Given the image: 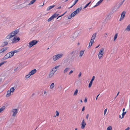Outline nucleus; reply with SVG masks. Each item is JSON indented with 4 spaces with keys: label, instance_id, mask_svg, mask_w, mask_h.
Returning <instances> with one entry per match:
<instances>
[{
    "label": "nucleus",
    "instance_id": "1",
    "mask_svg": "<svg viewBox=\"0 0 130 130\" xmlns=\"http://www.w3.org/2000/svg\"><path fill=\"white\" fill-rule=\"evenodd\" d=\"M38 41L35 40H33L30 42L29 43V48H30L32 46H33L36 44L38 42Z\"/></svg>",
    "mask_w": 130,
    "mask_h": 130
},
{
    "label": "nucleus",
    "instance_id": "2",
    "mask_svg": "<svg viewBox=\"0 0 130 130\" xmlns=\"http://www.w3.org/2000/svg\"><path fill=\"white\" fill-rule=\"evenodd\" d=\"M20 40V39L19 37H17V36H15L14 37L12 40V43H13L15 42H17L19 41Z\"/></svg>",
    "mask_w": 130,
    "mask_h": 130
},
{
    "label": "nucleus",
    "instance_id": "3",
    "mask_svg": "<svg viewBox=\"0 0 130 130\" xmlns=\"http://www.w3.org/2000/svg\"><path fill=\"white\" fill-rule=\"evenodd\" d=\"M11 111L13 112L12 116L14 117L18 112V109H13Z\"/></svg>",
    "mask_w": 130,
    "mask_h": 130
},
{
    "label": "nucleus",
    "instance_id": "4",
    "mask_svg": "<svg viewBox=\"0 0 130 130\" xmlns=\"http://www.w3.org/2000/svg\"><path fill=\"white\" fill-rule=\"evenodd\" d=\"M57 69L55 70V71H53V69L52 71L50 72V73L49 75V78L51 77L52 76L54 75V73L57 71Z\"/></svg>",
    "mask_w": 130,
    "mask_h": 130
},
{
    "label": "nucleus",
    "instance_id": "5",
    "mask_svg": "<svg viewBox=\"0 0 130 130\" xmlns=\"http://www.w3.org/2000/svg\"><path fill=\"white\" fill-rule=\"evenodd\" d=\"M5 55L8 58H11L13 56L11 52L7 53Z\"/></svg>",
    "mask_w": 130,
    "mask_h": 130
},
{
    "label": "nucleus",
    "instance_id": "6",
    "mask_svg": "<svg viewBox=\"0 0 130 130\" xmlns=\"http://www.w3.org/2000/svg\"><path fill=\"white\" fill-rule=\"evenodd\" d=\"M125 14V11H123L122 12L121 14V18L119 20L120 21H121V20H122L123 19V18L124 17Z\"/></svg>",
    "mask_w": 130,
    "mask_h": 130
},
{
    "label": "nucleus",
    "instance_id": "7",
    "mask_svg": "<svg viewBox=\"0 0 130 130\" xmlns=\"http://www.w3.org/2000/svg\"><path fill=\"white\" fill-rule=\"evenodd\" d=\"M79 52V51H78L76 50L72 51V52L70 53V54L71 55H75V54H76L77 52V54H78Z\"/></svg>",
    "mask_w": 130,
    "mask_h": 130
},
{
    "label": "nucleus",
    "instance_id": "8",
    "mask_svg": "<svg viewBox=\"0 0 130 130\" xmlns=\"http://www.w3.org/2000/svg\"><path fill=\"white\" fill-rule=\"evenodd\" d=\"M86 125V123L84 121V119L81 123L82 126L81 127L82 128L84 129L85 128Z\"/></svg>",
    "mask_w": 130,
    "mask_h": 130
},
{
    "label": "nucleus",
    "instance_id": "9",
    "mask_svg": "<svg viewBox=\"0 0 130 130\" xmlns=\"http://www.w3.org/2000/svg\"><path fill=\"white\" fill-rule=\"evenodd\" d=\"M37 72L36 69H35L32 70L29 73V74L30 75H31L34 74Z\"/></svg>",
    "mask_w": 130,
    "mask_h": 130
},
{
    "label": "nucleus",
    "instance_id": "10",
    "mask_svg": "<svg viewBox=\"0 0 130 130\" xmlns=\"http://www.w3.org/2000/svg\"><path fill=\"white\" fill-rule=\"evenodd\" d=\"M104 48H101L99 52V54H103L104 53Z\"/></svg>",
    "mask_w": 130,
    "mask_h": 130
},
{
    "label": "nucleus",
    "instance_id": "11",
    "mask_svg": "<svg viewBox=\"0 0 130 130\" xmlns=\"http://www.w3.org/2000/svg\"><path fill=\"white\" fill-rule=\"evenodd\" d=\"M103 0H100L96 4V5L94 6V7H95L99 5L101 3Z\"/></svg>",
    "mask_w": 130,
    "mask_h": 130
},
{
    "label": "nucleus",
    "instance_id": "12",
    "mask_svg": "<svg viewBox=\"0 0 130 130\" xmlns=\"http://www.w3.org/2000/svg\"><path fill=\"white\" fill-rule=\"evenodd\" d=\"M13 37V35H10V34H9L6 36V38L7 39H9Z\"/></svg>",
    "mask_w": 130,
    "mask_h": 130
},
{
    "label": "nucleus",
    "instance_id": "13",
    "mask_svg": "<svg viewBox=\"0 0 130 130\" xmlns=\"http://www.w3.org/2000/svg\"><path fill=\"white\" fill-rule=\"evenodd\" d=\"M19 29H17L13 31L14 33V35H13V36H14L18 32H19Z\"/></svg>",
    "mask_w": 130,
    "mask_h": 130
},
{
    "label": "nucleus",
    "instance_id": "14",
    "mask_svg": "<svg viewBox=\"0 0 130 130\" xmlns=\"http://www.w3.org/2000/svg\"><path fill=\"white\" fill-rule=\"evenodd\" d=\"M11 91H10L9 90L7 91V94L6 96L7 97H8L11 95Z\"/></svg>",
    "mask_w": 130,
    "mask_h": 130
},
{
    "label": "nucleus",
    "instance_id": "15",
    "mask_svg": "<svg viewBox=\"0 0 130 130\" xmlns=\"http://www.w3.org/2000/svg\"><path fill=\"white\" fill-rule=\"evenodd\" d=\"M8 44V43L7 42H3V43L1 45V47H4L6 45Z\"/></svg>",
    "mask_w": 130,
    "mask_h": 130
},
{
    "label": "nucleus",
    "instance_id": "16",
    "mask_svg": "<svg viewBox=\"0 0 130 130\" xmlns=\"http://www.w3.org/2000/svg\"><path fill=\"white\" fill-rule=\"evenodd\" d=\"M78 55V54H77V52L76 54L75 55H72L71 57V59H74L75 57H76Z\"/></svg>",
    "mask_w": 130,
    "mask_h": 130
},
{
    "label": "nucleus",
    "instance_id": "17",
    "mask_svg": "<svg viewBox=\"0 0 130 130\" xmlns=\"http://www.w3.org/2000/svg\"><path fill=\"white\" fill-rule=\"evenodd\" d=\"M63 55V54H58L57 55H56V56L57 57L58 59L62 57Z\"/></svg>",
    "mask_w": 130,
    "mask_h": 130
},
{
    "label": "nucleus",
    "instance_id": "18",
    "mask_svg": "<svg viewBox=\"0 0 130 130\" xmlns=\"http://www.w3.org/2000/svg\"><path fill=\"white\" fill-rule=\"evenodd\" d=\"M82 9V7H80L77 9L75 10L76 11V12L77 13L79 12Z\"/></svg>",
    "mask_w": 130,
    "mask_h": 130
},
{
    "label": "nucleus",
    "instance_id": "19",
    "mask_svg": "<svg viewBox=\"0 0 130 130\" xmlns=\"http://www.w3.org/2000/svg\"><path fill=\"white\" fill-rule=\"evenodd\" d=\"M55 5H53V6H49L48 7L47 9V11H49V10L50 9H52L54 8V7L55 6Z\"/></svg>",
    "mask_w": 130,
    "mask_h": 130
},
{
    "label": "nucleus",
    "instance_id": "20",
    "mask_svg": "<svg viewBox=\"0 0 130 130\" xmlns=\"http://www.w3.org/2000/svg\"><path fill=\"white\" fill-rule=\"evenodd\" d=\"M125 30H127L128 31H130V24L128 25L125 29Z\"/></svg>",
    "mask_w": 130,
    "mask_h": 130
},
{
    "label": "nucleus",
    "instance_id": "21",
    "mask_svg": "<svg viewBox=\"0 0 130 130\" xmlns=\"http://www.w3.org/2000/svg\"><path fill=\"white\" fill-rule=\"evenodd\" d=\"M70 69L69 68H66L64 71V73H65L67 72Z\"/></svg>",
    "mask_w": 130,
    "mask_h": 130
},
{
    "label": "nucleus",
    "instance_id": "22",
    "mask_svg": "<svg viewBox=\"0 0 130 130\" xmlns=\"http://www.w3.org/2000/svg\"><path fill=\"white\" fill-rule=\"evenodd\" d=\"M84 53V51H83L82 50L79 53V56L81 57Z\"/></svg>",
    "mask_w": 130,
    "mask_h": 130
},
{
    "label": "nucleus",
    "instance_id": "23",
    "mask_svg": "<svg viewBox=\"0 0 130 130\" xmlns=\"http://www.w3.org/2000/svg\"><path fill=\"white\" fill-rule=\"evenodd\" d=\"M59 14H57L56 13H54L53 15L52 16L53 17V18L54 19V18H56L57 17L58 15Z\"/></svg>",
    "mask_w": 130,
    "mask_h": 130
},
{
    "label": "nucleus",
    "instance_id": "24",
    "mask_svg": "<svg viewBox=\"0 0 130 130\" xmlns=\"http://www.w3.org/2000/svg\"><path fill=\"white\" fill-rule=\"evenodd\" d=\"M53 60L54 61H56V60L58 59L57 56H56V55H55L53 56Z\"/></svg>",
    "mask_w": 130,
    "mask_h": 130
},
{
    "label": "nucleus",
    "instance_id": "25",
    "mask_svg": "<svg viewBox=\"0 0 130 130\" xmlns=\"http://www.w3.org/2000/svg\"><path fill=\"white\" fill-rule=\"evenodd\" d=\"M36 0H33L31 1L30 3L28 4L29 5H30L33 4L36 1Z\"/></svg>",
    "mask_w": 130,
    "mask_h": 130
},
{
    "label": "nucleus",
    "instance_id": "26",
    "mask_svg": "<svg viewBox=\"0 0 130 130\" xmlns=\"http://www.w3.org/2000/svg\"><path fill=\"white\" fill-rule=\"evenodd\" d=\"M96 35V33H95L94 34H93L92 37L91 39L94 40L95 38Z\"/></svg>",
    "mask_w": 130,
    "mask_h": 130
},
{
    "label": "nucleus",
    "instance_id": "27",
    "mask_svg": "<svg viewBox=\"0 0 130 130\" xmlns=\"http://www.w3.org/2000/svg\"><path fill=\"white\" fill-rule=\"evenodd\" d=\"M5 106H4L2 107L1 108H0V113L3 110L5 109Z\"/></svg>",
    "mask_w": 130,
    "mask_h": 130
},
{
    "label": "nucleus",
    "instance_id": "28",
    "mask_svg": "<svg viewBox=\"0 0 130 130\" xmlns=\"http://www.w3.org/2000/svg\"><path fill=\"white\" fill-rule=\"evenodd\" d=\"M76 12V11L75 10V11H74L71 13V14L74 17L76 14H77V13Z\"/></svg>",
    "mask_w": 130,
    "mask_h": 130
},
{
    "label": "nucleus",
    "instance_id": "29",
    "mask_svg": "<svg viewBox=\"0 0 130 130\" xmlns=\"http://www.w3.org/2000/svg\"><path fill=\"white\" fill-rule=\"evenodd\" d=\"M54 86V83H52L50 86V88L51 89H53Z\"/></svg>",
    "mask_w": 130,
    "mask_h": 130
},
{
    "label": "nucleus",
    "instance_id": "30",
    "mask_svg": "<svg viewBox=\"0 0 130 130\" xmlns=\"http://www.w3.org/2000/svg\"><path fill=\"white\" fill-rule=\"evenodd\" d=\"M126 111L123 112V113L122 115V117H121V118H123L124 117V115L126 113Z\"/></svg>",
    "mask_w": 130,
    "mask_h": 130
},
{
    "label": "nucleus",
    "instance_id": "31",
    "mask_svg": "<svg viewBox=\"0 0 130 130\" xmlns=\"http://www.w3.org/2000/svg\"><path fill=\"white\" fill-rule=\"evenodd\" d=\"M112 15V13L111 12H110L109 14L107 15L106 18H109L111 17Z\"/></svg>",
    "mask_w": 130,
    "mask_h": 130
},
{
    "label": "nucleus",
    "instance_id": "32",
    "mask_svg": "<svg viewBox=\"0 0 130 130\" xmlns=\"http://www.w3.org/2000/svg\"><path fill=\"white\" fill-rule=\"evenodd\" d=\"M53 17L51 16L50 18L49 19H48L47 20V21L48 22H50L53 19Z\"/></svg>",
    "mask_w": 130,
    "mask_h": 130
},
{
    "label": "nucleus",
    "instance_id": "33",
    "mask_svg": "<svg viewBox=\"0 0 130 130\" xmlns=\"http://www.w3.org/2000/svg\"><path fill=\"white\" fill-rule=\"evenodd\" d=\"M117 36H118V34L116 33L115 34V35L114 36V40H113L114 41H115V40L117 38Z\"/></svg>",
    "mask_w": 130,
    "mask_h": 130
},
{
    "label": "nucleus",
    "instance_id": "34",
    "mask_svg": "<svg viewBox=\"0 0 130 130\" xmlns=\"http://www.w3.org/2000/svg\"><path fill=\"white\" fill-rule=\"evenodd\" d=\"M78 90L77 89H76V90L75 91L73 95H77V94L78 93Z\"/></svg>",
    "mask_w": 130,
    "mask_h": 130
},
{
    "label": "nucleus",
    "instance_id": "35",
    "mask_svg": "<svg viewBox=\"0 0 130 130\" xmlns=\"http://www.w3.org/2000/svg\"><path fill=\"white\" fill-rule=\"evenodd\" d=\"M7 48L8 47H5L2 48L1 49L4 52L7 49Z\"/></svg>",
    "mask_w": 130,
    "mask_h": 130
},
{
    "label": "nucleus",
    "instance_id": "36",
    "mask_svg": "<svg viewBox=\"0 0 130 130\" xmlns=\"http://www.w3.org/2000/svg\"><path fill=\"white\" fill-rule=\"evenodd\" d=\"M112 127L111 126H109L107 129V130H111L112 129Z\"/></svg>",
    "mask_w": 130,
    "mask_h": 130
},
{
    "label": "nucleus",
    "instance_id": "37",
    "mask_svg": "<svg viewBox=\"0 0 130 130\" xmlns=\"http://www.w3.org/2000/svg\"><path fill=\"white\" fill-rule=\"evenodd\" d=\"M94 40L92 39H91V40H90V43L91 42V44H90V46H92V44L93 43Z\"/></svg>",
    "mask_w": 130,
    "mask_h": 130
},
{
    "label": "nucleus",
    "instance_id": "38",
    "mask_svg": "<svg viewBox=\"0 0 130 130\" xmlns=\"http://www.w3.org/2000/svg\"><path fill=\"white\" fill-rule=\"evenodd\" d=\"M19 51H18L17 50H14L13 51L11 52L12 53V54L14 55V54L18 52H19Z\"/></svg>",
    "mask_w": 130,
    "mask_h": 130
},
{
    "label": "nucleus",
    "instance_id": "39",
    "mask_svg": "<svg viewBox=\"0 0 130 130\" xmlns=\"http://www.w3.org/2000/svg\"><path fill=\"white\" fill-rule=\"evenodd\" d=\"M15 89H14V87H12L10 89V91H11V92H13L14 90Z\"/></svg>",
    "mask_w": 130,
    "mask_h": 130
},
{
    "label": "nucleus",
    "instance_id": "40",
    "mask_svg": "<svg viewBox=\"0 0 130 130\" xmlns=\"http://www.w3.org/2000/svg\"><path fill=\"white\" fill-rule=\"evenodd\" d=\"M91 2H90L89 3L86 4V5L84 7V8H86L91 3Z\"/></svg>",
    "mask_w": 130,
    "mask_h": 130
},
{
    "label": "nucleus",
    "instance_id": "41",
    "mask_svg": "<svg viewBox=\"0 0 130 130\" xmlns=\"http://www.w3.org/2000/svg\"><path fill=\"white\" fill-rule=\"evenodd\" d=\"M103 54H99L98 56L99 59H100L101 57H102Z\"/></svg>",
    "mask_w": 130,
    "mask_h": 130
},
{
    "label": "nucleus",
    "instance_id": "42",
    "mask_svg": "<svg viewBox=\"0 0 130 130\" xmlns=\"http://www.w3.org/2000/svg\"><path fill=\"white\" fill-rule=\"evenodd\" d=\"M73 17V16L71 14L68 17V19H70Z\"/></svg>",
    "mask_w": 130,
    "mask_h": 130
},
{
    "label": "nucleus",
    "instance_id": "43",
    "mask_svg": "<svg viewBox=\"0 0 130 130\" xmlns=\"http://www.w3.org/2000/svg\"><path fill=\"white\" fill-rule=\"evenodd\" d=\"M95 78V76H93L91 79V80L90 81V82L92 83L93 81L94 80Z\"/></svg>",
    "mask_w": 130,
    "mask_h": 130
},
{
    "label": "nucleus",
    "instance_id": "44",
    "mask_svg": "<svg viewBox=\"0 0 130 130\" xmlns=\"http://www.w3.org/2000/svg\"><path fill=\"white\" fill-rule=\"evenodd\" d=\"M56 116H58L59 115V113L58 111H56Z\"/></svg>",
    "mask_w": 130,
    "mask_h": 130
},
{
    "label": "nucleus",
    "instance_id": "45",
    "mask_svg": "<svg viewBox=\"0 0 130 130\" xmlns=\"http://www.w3.org/2000/svg\"><path fill=\"white\" fill-rule=\"evenodd\" d=\"M92 83H91V82H90V83H89V86H88V87L89 88H90L92 85Z\"/></svg>",
    "mask_w": 130,
    "mask_h": 130
},
{
    "label": "nucleus",
    "instance_id": "46",
    "mask_svg": "<svg viewBox=\"0 0 130 130\" xmlns=\"http://www.w3.org/2000/svg\"><path fill=\"white\" fill-rule=\"evenodd\" d=\"M7 59H8L7 57L5 55L4 57L2 58V59L3 60H5Z\"/></svg>",
    "mask_w": 130,
    "mask_h": 130
},
{
    "label": "nucleus",
    "instance_id": "47",
    "mask_svg": "<svg viewBox=\"0 0 130 130\" xmlns=\"http://www.w3.org/2000/svg\"><path fill=\"white\" fill-rule=\"evenodd\" d=\"M62 16V15H61L59 16L57 18V20L58 19L59 20H60L61 19V18H60Z\"/></svg>",
    "mask_w": 130,
    "mask_h": 130
},
{
    "label": "nucleus",
    "instance_id": "48",
    "mask_svg": "<svg viewBox=\"0 0 130 130\" xmlns=\"http://www.w3.org/2000/svg\"><path fill=\"white\" fill-rule=\"evenodd\" d=\"M31 75H30L29 74L28 75H26L25 76V78H28Z\"/></svg>",
    "mask_w": 130,
    "mask_h": 130
},
{
    "label": "nucleus",
    "instance_id": "49",
    "mask_svg": "<svg viewBox=\"0 0 130 130\" xmlns=\"http://www.w3.org/2000/svg\"><path fill=\"white\" fill-rule=\"evenodd\" d=\"M124 2L123 1L122 2H121V3L120 4H119V7L120 6H121L123 4V3Z\"/></svg>",
    "mask_w": 130,
    "mask_h": 130
},
{
    "label": "nucleus",
    "instance_id": "50",
    "mask_svg": "<svg viewBox=\"0 0 130 130\" xmlns=\"http://www.w3.org/2000/svg\"><path fill=\"white\" fill-rule=\"evenodd\" d=\"M73 71L72 70H71L70 71V72H69V75H70L71 74H72V73H73Z\"/></svg>",
    "mask_w": 130,
    "mask_h": 130
},
{
    "label": "nucleus",
    "instance_id": "51",
    "mask_svg": "<svg viewBox=\"0 0 130 130\" xmlns=\"http://www.w3.org/2000/svg\"><path fill=\"white\" fill-rule=\"evenodd\" d=\"M81 75H82V73L81 72H80L79 73V75H78V78H79L81 76Z\"/></svg>",
    "mask_w": 130,
    "mask_h": 130
},
{
    "label": "nucleus",
    "instance_id": "52",
    "mask_svg": "<svg viewBox=\"0 0 130 130\" xmlns=\"http://www.w3.org/2000/svg\"><path fill=\"white\" fill-rule=\"evenodd\" d=\"M107 111V109L106 108L104 110V115H105V114L106 113V111Z\"/></svg>",
    "mask_w": 130,
    "mask_h": 130
},
{
    "label": "nucleus",
    "instance_id": "53",
    "mask_svg": "<svg viewBox=\"0 0 130 130\" xmlns=\"http://www.w3.org/2000/svg\"><path fill=\"white\" fill-rule=\"evenodd\" d=\"M60 66H56L54 67V69H56L59 67Z\"/></svg>",
    "mask_w": 130,
    "mask_h": 130
},
{
    "label": "nucleus",
    "instance_id": "54",
    "mask_svg": "<svg viewBox=\"0 0 130 130\" xmlns=\"http://www.w3.org/2000/svg\"><path fill=\"white\" fill-rule=\"evenodd\" d=\"M87 98H85V99L84 102H86L87 101Z\"/></svg>",
    "mask_w": 130,
    "mask_h": 130
},
{
    "label": "nucleus",
    "instance_id": "55",
    "mask_svg": "<svg viewBox=\"0 0 130 130\" xmlns=\"http://www.w3.org/2000/svg\"><path fill=\"white\" fill-rule=\"evenodd\" d=\"M4 64V62L3 61L1 63H0V67L1 66L3 65Z\"/></svg>",
    "mask_w": 130,
    "mask_h": 130
},
{
    "label": "nucleus",
    "instance_id": "56",
    "mask_svg": "<svg viewBox=\"0 0 130 130\" xmlns=\"http://www.w3.org/2000/svg\"><path fill=\"white\" fill-rule=\"evenodd\" d=\"M78 0H75V1L74 3V5H75V4L76 3L78 2Z\"/></svg>",
    "mask_w": 130,
    "mask_h": 130
},
{
    "label": "nucleus",
    "instance_id": "57",
    "mask_svg": "<svg viewBox=\"0 0 130 130\" xmlns=\"http://www.w3.org/2000/svg\"><path fill=\"white\" fill-rule=\"evenodd\" d=\"M89 117V114H87L86 116V118L87 119H88Z\"/></svg>",
    "mask_w": 130,
    "mask_h": 130
},
{
    "label": "nucleus",
    "instance_id": "58",
    "mask_svg": "<svg viewBox=\"0 0 130 130\" xmlns=\"http://www.w3.org/2000/svg\"><path fill=\"white\" fill-rule=\"evenodd\" d=\"M85 110V106H84L82 108V111H84Z\"/></svg>",
    "mask_w": 130,
    "mask_h": 130
},
{
    "label": "nucleus",
    "instance_id": "59",
    "mask_svg": "<svg viewBox=\"0 0 130 130\" xmlns=\"http://www.w3.org/2000/svg\"><path fill=\"white\" fill-rule=\"evenodd\" d=\"M10 34V35H14V33L13 31H12Z\"/></svg>",
    "mask_w": 130,
    "mask_h": 130
},
{
    "label": "nucleus",
    "instance_id": "60",
    "mask_svg": "<svg viewBox=\"0 0 130 130\" xmlns=\"http://www.w3.org/2000/svg\"><path fill=\"white\" fill-rule=\"evenodd\" d=\"M90 42L89 44V46L88 47V48H89L91 46H90Z\"/></svg>",
    "mask_w": 130,
    "mask_h": 130
},
{
    "label": "nucleus",
    "instance_id": "61",
    "mask_svg": "<svg viewBox=\"0 0 130 130\" xmlns=\"http://www.w3.org/2000/svg\"><path fill=\"white\" fill-rule=\"evenodd\" d=\"M67 12V11H66L64 13H63V14H62L61 15H62V16H63Z\"/></svg>",
    "mask_w": 130,
    "mask_h": 130
},
{
    "label": "nucleus",
    "instance_id": "62",
    "mask_svg": "<svg viewBox=\"0 0 130 130\" xmlns=\"http://www.w3.org/2000/svg\"><path fill=\"white\" fill-rule=\"evenodd\" d=\"M130 128L129 127H127L126 128L125 130H129Z\"/></svg>",
    "mask_w": 130,
    "mask_h": 130
},
{
    "label": "nucleus",
    "instance_id": "63",
    "mask_svg": "<svg viewBox=\"0 0 130 130\" xmlns=\"http://www.w3.org/2000/svg\"><path fill=\"white\" fill-rule=\"evenodd\" d=\"M3 52L2 51L1 49L0 50V54L2 53Z\"/></svg>",
    "mask_w": 130,
    "mask_h": 130
},
{
    "label": "nucleus",
    "instance_id": "64",
    "mask_svg": "<svg viewBox=\"0 0 130 130\" xmlns=\"http://www.w3.org/2000/svg\"><path fill=\"white\" fill-rule=\"evenodd\" d=\"M74 5V4L73 3V5H72V6H71L69 8H69H72L73 6L74 5Z\"/></svg>",
    "mask_w": 130,
    "mask_h": 130
}]
</instances>
